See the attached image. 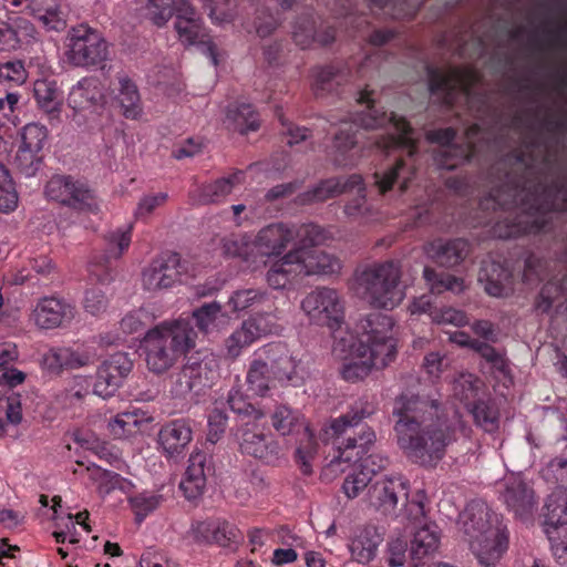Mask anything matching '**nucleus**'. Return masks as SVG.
Returning <instances> with one entry per match:
<instances>
[{
  "mask_svg": "<svg viewBox=\"0 0 567 567\" xmlns=\"http://www.w3.org/2000/svg\"><path fill=\"white\" fill-rule=\"evenodd\" d=\"M539 145L526 146V151L516 154L517 166L526 169L525 176L516 179L506 174V182L493 189L481 202L482 207H499L507 216L498 220L494 235L502 239L514 238L524 234H537L547 229L553 212L567 210V176L549 177L534 176V153Z\"/></svg>",
  "mask_w": 567,
  "mask_h": 567,
  "instance_id": "1",
  "label": "nucleus"
},
{
  "mask_svg": "<svg viewBox=\"0 0 567 567\" xmlns=\"http://www.w3.org/2000/svg\"><path fill=\"white\" fill-rule=\"evenodd\" d=\"M392 414L396 417L393 426L396 443L416 464H435L454 440L453 430L441 414L436 400L403 393L395 398Z\"/></svg>",
  "mask_w": 567,
  "mask_h": 567,
  "instance_id": "2",
  "label": "nucleus"
},
{
  "mask_svg": "<svg viewBox=\"0 0 567 567\" xmlns=\"http://www.w3.org/2000/svg\"><path fill=\"white\" fill-rule=\"evenodd\" d=\"M371 93L363 90L359 93L358 102L365 104L364 111L361 112L355 121L342 122L338 132L333 136L332 150L334 161L339 165L350 164L348 153L358 144L359 127L364 130H377L389 126L390 131L386 134L373 136L374 145L382 150L389 151L391 148H400L406 153L411 159L415 154V132L411 128L410 124L403 118L396 116L394 113L388 115L385 112H379L371 99Z\"/></svg>",
  "mask_w": 567,
  "mask_h": 567,
  "instance_id": "3",
  "label": "nucleus"
},
{
  "mask_svg": "<svg viewBox=\"0 0 567 567\" xmlns=\"http://www.w3.org/2000/svg\"><path fill=\"white\" fill-rule=\"evenodd\" d=\"M318 245H293L279 257H272V264L266 272V280L274 289H285L299 277L331 276L339 274L341 260Z\"/></svg>",
  "mask_w": 567,
  "mask_h": 567,
  "instance_id": "4",
  "label": "nucleus"
},
{
  "mask_svg": "<svg viewBox=\"0 0 567 567\" xmlns=\"http://www.w3.org/2000/svg\"><path fill=\"white\" fill-rule=\"evenodd\" d=\"M196 332L187 320L163 322L147 331L144 352L147 369L163 374L195 346Z\"/></svg>",
  "mask_w": 567,
  "mask_h": 567,
  "instance_id": "5",
  "label": "nucleus"
},
{
  "mask_svg": "<svg viewBox=\"0 0 567 567\" xmlns=\"http://www.w3.org/2000/svg\"><path fill=\"white\" fill-rule=\"evenodd\" d=\"M401 277L399 261L374 262L355 270L353 287L372 307L393 309L404 298V291L400 287Z\"/></svg>",
  "mask_w": 567,
  "mask_h": 567,
  "instance_id": "6",
  "label": "nucleus"
},
{
  "mask_svg": "<svg viewBox=\"0 0 567 567\" xmlns=\"http://www.w3.org/2000/svg\"><path fill=\"white\" fill-rule=\"evenodd\" d=\"M327 239V230L317 224L275 221L257 231L254 237V247L257 256L271 259L286 254L291 244L321 245Z\"/></svg>",
  "mask_w": 567,
  "mask_h": 567,
  "instance_id": "7",
  "label": "nucleus"
},
{
  "mask_svg": "<svg viewBox=\"0 0 567 567\" xmlns=\"http://www.w3.org/2000/svg\"><path fill=\"white\" fill-rule=\"evenodd\" d=\"M270 422L281 436L292 435L303 429V439L296 449L295 461L303 475H311L319 445L302 413L287 404H277L270 413Z\"/></svg>",
  "mask_w": 567,
  "mask_h": 567,
  "instance_id": "8",
  "label": "nucleus"
},
{
  "mask_svg": "<svg viewBox=\"0 0 567 567\" xmlns=\"http://www.w3.org/2000/svg\"><path fill=\"white\" fill-rule=\"evenodd\" d=\"M357 346L362 353L367 350L381 363H390L396 353L394 320L391 316L373 312L361 320Z\"/></svg>",
  "mask_w": 567,
  "mask_h": 567,
  "instance_id": "9",
  "label": "nucleus"
},
{
  "mask_svg": "<svg viewBox=\"0 0 567 567\" xmlns=\"http://www.w3.org/2000/svg\"><path fill=\"white\" fill-rule=\"evenodd\" d=\"M300 308L310 323L337 330L344 320V300L331 287H316L301 300Z\"/></svg>",
  "mask_w": 567,
  "mask_h": 567,
  "instance_id": "10",
  "label": "nucleus"
},
{
  "mask_svg": "<svg viewBox=\"0 0 567 567\" xmlns=\"http://www.w3.org/2000/svg\"><path fill=\"white\" fill-rule=\"evenodd\" d=\"M429 90L445 105H453L460 94L468 99L480 81L478 73L468 66L447 70L427 69Z\"/></svg>",
  "mask_w": 567,
  "mask_h": 567,
  "instance_id": "11",
  "label": "nucleus"
},
{
  "mask_svg": "<svg viewBox=\"0 0 567 567\" xmlns=\"http://www.w3.org/2000/svg\"><path fill=\"white\" fill-rule=\"evenodd\" d=\"M545 532L560 565H567V489L555 488L545 503Z\"/></svg>",
  "mask_w": 567,
  "mask_h": 567,
  "instance_id": "12",
  "label": "nucleus"
},
{
  "mask_svg": "<svg viewBox=\"0 0 567 567\" xmlns=\"http://www.w3.org/2000/svg\"><path fill=\"white\" fill-rule=\"evenodd\" d=\"M68 56L76 66L96 65L106 60L107 43L102 34L87 24L71 28L68 33Z\"/></svg>",
  "mask_w": 567,
  "mask_h": 567,
  "instance_id": "13",
  "label": "nucleus"
},
{
  "mask_svg": "<svg viewBox=\"0 0 567 567\" xmlns=\"http://www.w3.org/2000/svg\"><path fill=\"white\" fill-rule=\"evenodd\" d=\"M186 266L177 252L166 251L155 257L142 271V287L156 293L182 282Z\"/></svg>",
  "mask_w": 567,
  "mask_h": 567,
  "instance_id": "14",
  "label": "nucleus"
},
{
  "mask_svg": "<svg viewBox=\"0 0 567 567\" xmlns=\"http://www.w3.org/2000/svg\"><path fill=\"white\" fill-rule=\"evenodd\" d=\"M175 30L179 41L185 45H198L209 56L214 65L218 64L217 48L207 37L202 20L189 0H178Z\"/></svg>",
  "mask_w": 567,
  "mask_h": 567,
  "instance_id": "15",
  "label": "nucleus"
},
{
  "mask_svg": "<svg viewBox=\"0 0 567 567\" xmlns=\"http://www.w3.org/2000/svg\"><path fill=\"white\" fill-rule=\"evenodd\" d=\"M216 377V361L213 358L203 360L189 358L172 377L171 392L176 398H185L190 392L198 393L210 386Z\"/></svg>",
  "mask_w": 567,
  "mask_h": 567,
  "instance_id": "16",
  "label": "nucleus"
},
{
  "mask_svg": "<svg viewBox=\"0 0 567 567\" xmlns=\"http://www.w3.org/2000/svg\"><path fill=\"white\" fill-rule=\"evenodd\" d=\"M477 125L471 126L466 133V143L461 145L451 143L455 137V131L451 127L430 131L426 135L427 140L441 145L435 157L437 165L451 171L460 164L470 161L474 155L472 137L477 133Z\"/></svg>",
  "mask_w": 567,
  "mask_h": 567,
  "instance_id": "17",
  "label": "nucleus"
},
{
  "mask_svg": "<svg viewBox=\"0 0 567 567\" xmlns=\"http://www.w3.org/2000/svg\"><path fill=\"white\" fill-rule=\"evenodd\" d=\"M235 436L241 453L258 458L267 464L276 463L281 456V447L271 435L258 431L256 421L243 422Z\"/></svg>",
  "mask_w": 567,
  "mask_h": 567,
  "instance_id": "18",
  "label": "nucleus"
},
{
  "mask_svg": "<svg viewBox=\"0 0 567 567\" xmlns=\"http://www.w3.org/2000/svg\"><path fill=\"white\" fill-rule=\"evenodd\" d=\"M409 482L402 476H383L375 480L368 489L369 505L384 515L393 514L398 505L406 504Z\"/></svg>",
  "mask_w": 567,
  "mask_h": 567,
  "instance_id": "19",
  "label": "nucleus"
},
{
  "mask_svg": "<svg viewBox=\"0 0 567 567\" xmlns=\"http://www.w3.org/2000/svg\"><path fill=\"white\" fill-rule=\"evenodd\" d=\"M499 498L516 518L526 520L537 505L535 492L520 475H508L499 485Z\"/></svg>",
  "mask_w": 567,
  "mask_h": 567,
  "instance_id": "20",
  "label": "nucleus"
},
{
  "mask_svg": "<svg viewBox=\"0 0 567 567\" xmlns=\"http://www.w3.org/2000/svg\"><path fill=\"white\" fill-rule=\"evenodd\" d=\"M75 316L73 303L56 296H45L37 301L31 318L38 328L52 330L69 326Z\"/></svg>",
  "mask_w": 567,
  "mask_h": 567,
  "instance_id": "21",
  "label": "nucleus"
},
{
  "mask_svg": "<svg viewBox=\"0 0 567 567\" xmlns=\"http://www.w3.org/2000/svg\"><path fill=\"white\" fill-rule=\"evenodd\" d=\"M343 348L344 342L340 340L333 347V354L341 360L339 373L347 382H359L367 378L373 368L382 369L389 364L381 363L382 360L374 359L372 353H369L367 350L362 353L360 347L355 343L350 346L349 352L344 355L341 354L344 352Z\"/></svg>",
  "mask_w": 567,
  "mask_h": 567,
  "instance_id": "22",
  "label": "nucleus"
},
{
  "mask_svg": "<svg viewBox=\"0 0 567 567\" xmlns=\"http://www.w3.org/2000/svg\"><path fill=\"white\" fill-rule=\"evenodd\" d=\"M44 195L48 199L73 208L90 206L92 193L81 181L69 175H54L45 184Z\"/></svg>",
  "mask_w": 567,
  "mask_h": 567,
  "instance_id": "23",
  "label": "nucleus"
},
{
  "mask_svg": "<svg viewBox=\"0 0 567 567\" xmlns=\"http://www.w3.org/2000/svg\"><path fill=\"white\" fill-rule=\"evenodd\" d=\"M133 362L124 352H116L97 369L93 385L94 394L106 399L115 394L124 379L130 374Z\"/></svg>",
  "mask_w": 567,
  "mask_h": 567,
  "instance_id": "24",
  "label": "nucleus"
},
{
  "mask_svg": "<svg viewBox=\"0 0 567 567\" xmlns=\"http://www.w3.org/2000/svg\"><path fill=\"white\" fill-rule=\"evenodd\" d=\"M22 144L17 153V162L25 175H33L39 165V152L43 148L48 130L39 123H29L22 130Z\"/></svg>",
  "mask_w": 567,
  "mask_h": 567,
  "instance_id": "25",
  "label": "nucleus"
},
{
  "mask_svg": "<svg viewBox=\"0 0 567 567\" xmlns=\"http://www.w3.org/2000/svg\"><path fill=\"white\" fill-rule=\"evenodd\" d=\"M260 353H266L271 365L274 379L292 384L301 382L300 361L289 352L286 344L281 342L265 344L260 348Z\"/></svg>",
  "mask_w": 567,
  "mask_h": 567,
  "instance_id": "26",
  "label": "nucleus"
},
{
  "mask_svg": "<svg viewBox=\"0 0 567 567\" xmlns=\"http://www.w3.org/2000/svg\"><path fill=\"white\" fill-rule=\"evenodd\" d=\"M353 188L362 189V177L358 174L348 177L323 179L312 188L299 194L297 203L300 205L322 203L340 194L350 193Z\"/></svg>",
  "mask_w": 567,
  "mask_h": 567,
  "instance_id": "27",
  "label": "nucleus"
},
{
  "mask_svg": "<svg viewBox=\"0 0 567 567\" xmlns=\"http://www.w3.org/2000/svg\"><path fill=\"white\" fill-rule=\"evenodd\" d=\"M132 240V225L126 229L118 228L116 230L107 231L104 235L105 256L103 261H92L90 264V276L100 282L110 280L109 268L106 264L111 259H118L125 250L128 249Z\"/></svg>",
  "mask_w": 567,
  "mask_h": 567,
  "instance_id": "28",
  "label": "nucleus"
},
{
  "mask_svg": "<svg viewBox=\"0 0 567 567\" xmlns=\"http://www.w3.org/2000/svg\"><path fill=\"white\" fill-rule=\"evenodd\" d=\"M377 440L374 431L364 426L358 436H349L338 445V455L334 456L322 472L323 477H328L329 473L342 471L339 468L341 462H350L353 456L359 460H364L363 456L369 452V449Z\"/></svg>",
  "mask_w": 567,
  "mask_h": 567,
  "instance_id": "29",
  "label": "nucleus"
},
{
  "mask_svg": "<svg viewBox=\"0 0 567 567\" xmlns=\"http://www.w3.org/2000/svg\"><path fill=\"white\" fill-rule=\"evenodd\" d=\"M424 252L434 262L442 267H455L470 254V244L462 238H437L424 246Z\"/></svg>",
  "mask_w": 567,
  "mask_h": 567,
  "instance_id": "30",
  "label": "nucleus"
},
{
  "mask_svg": "<svg viewBox=\"0 0 567 567\" xmlns=\"http://www.w3.org/2000/svg\"><path fill=\"white\" fill-rule=\"evenodd\" d=\"M460 525L468 544L497 527L492 525L489 509L483 502L470 503L460 515Z\"/></svg>",
  "mask_w": 567,
  "mask_h": 567,
  "instance_id": "31",
  "label": "nucleus"
},
{
  "mask_svg": "<svg viewBox=\"0 0 567 567\" xmlns=\"http://www.w3.org/2000/svg\"><path fill=\"white\" fill-rule=\"evenodd\" d=\"M471 550L483 566L495 565L508 547V533L505 527L489 530L481 539L470 543Z\"/></svg>",
  "mask_w": 567,
  "mask_h": 567,
  "instance_id": "32",
  "label": "nucleus"
},
{
  "mask_svg": "<svg viewBox=\"0 0 567 567\" xmlns=\"http://www.w3.org/2000/svg\"><path fill=\"white\" fill-rule=\"evenodd\" d=\"M193 440V430L188 420H173L158 432V443L171 457L181 455Z\"/></svg>",
  "mask_w": 567,
  "mask_h": 567,
  "instance_id": "33",
  "label": "nucleus"
},
{
  "mask_svg": "<svg viewBox=\"0 0 567 567\" xmlns=\"http://www.w3.org/2000/svg\"><path fill=\"white\" fill-rule=\"evenodd\" d=\"M388 463V460L380 455H369L362 460L359 468L348 474L342 484V491L346 496L353 499L372 484L373 475Z\"/></svg>",
  "mask_w": 567,
  "mask_h": 567,
  "instance_id": "34",
  "label": "nucleus"
},
{
  "mask_svg": "<svg viewBox=\"0 0 567 567\" xmlns=\"http://www.w3.org/2000/svg\"><path fill=\"white\" fill-rule=\"evenodd\" d=\"M65 0H25V11L49 31H62L66 27L63 10Z\"/></svg>",
  "mask_w": 567,
  "mask_h": 567,
  "instance_id": "35",
  "label": "nucleus"
},
{
  "mask_svg": "<svg viewBox=\"0 0 567 567\" xmlns=\"http://www.w3.org/2000/svg\"><path fill=\"white\" fill-rule=\"evenodd\" d=\"M103 87L99 79L90 76L80 80L70 91L68 104L76 112L86 111L103 102Z\"/></svg>",
  "mask_w": 567,
  "mask_h": 567,
  "instance_id": "36",
  "label": "nucleus"
},
{
  "mask_svg": "<svg viewBox=\"0 0 567 567\" xmlns=\"http://www.w3.org/2000/svg\"><path fill=\"white\" fill-rule=\"evenodd\" d=\"M383 537L373 525L359 528L349 544L351 558L359 564H368L377 556Z\"/></svg>",
  "mask_w": 567,
  "mask_h": 567,
  "instance_id": "37",
  "label": "nucleus"
},
{
  "mask_svg": "<svg viewBox=\"0 0 567 567\" xmlns=\"http://www.w3.org/2000/svg\"><path fill=\"white\" fill-rule=\"evenodd\" d=\"M245 182V173L236 171L227 177L203 184L195 193L194 200L197 204H215L224 200L233 189Z\"/></svg>",
  "mask_w": 567,
  "mask_h": 567,
  "instance_id": "38",
  "label": "nucleus"
},
{
  "mask_svg": "<svg viewBox=\"0 0 567 567\" xmlns=\"http://www.w3.org/2000/svg\"><path fill=\"white\" fill-rule=\"evenodd\" d=\"M269 360L266 353H260V348L256 350L249 361L246 384L248 391L258 396H265L271 389L272 372L269 369Z\"/></svg>",
  "mask_w": 567,
  "mask_h": 567,
  "instance_id": "39",
  "label": "nucleus"
},
{
  "mask_svg": "<svg viewBox=\"0 0 567 567\" xmlns=\"http://www.w3.org/2000/svg\"><path fill=\"white\" fill-rule=\"evenodd\" d=\"M378 409L377 402L373 398L362 396L352 403L350 410L332 420L330 430L334 435L343 434L347 429L358 425L364 419L370 417Z\"/></svg>",
  "mask_w": 567,
  "mask_h": 567,
  "instance_id": "40",
  "label": "nucleus"
},
{
  "mask_svg": "<svg viewBox=\"0 0 567 567\" xmlns=\"http://www.w3.org/2000/svg\"><path fill=\"white\" fill-rule=\"evenodd\" d=\"M34 97L51 124L60 122L62 96L55 81L38 80L34 83Z\"/></svg>",
  "mask_w": 567,
  "mask_h": 567,
  "instance_id": "41",
  "label": "nucleus"
},
{
  "mask_svg": "<svg viewBox=\"0 0 567 567\" xmlns=\"http://www.w3.org/2000/svg\"><path fill=\"white\" fill-rule=\"evenodd\" d=\"M292 37L297 45L301 49H307L315 42L321 45L332 43L336 38V31L332 28H327L321 32H317L313 18L306 16L296 21Z\"/></svg>",
  "mask_w": 567,
  "mask_h": 567,
  "instance_id": "42",
  "label": "nucleus"
},
{
  "mask_svg": "<svg viewBox=\"0 0 567 567\" xmlns=\"http://www.w3.org/2000/svg\"><path fill=\"white\" fill-rule=\"evenodd\" d=\"M441 544V534L436 524L429 523L419 527L411 540V555L415 560L434 555Z\"/></svg>",
  "mask_w": 567,
  "mask_h": 567,
  "instance_id": "43",
  "label": "nucleus"
},
{
  "mask_svg": "<svg viewBox=\"0 0 567 567\" xmlns=\"http://www.w3.org/2000/svg\"><path fill=\"white\" fill-rule=\"evenodd\" d=\"M312 90L316 95L322 96L333 92L337 86L347 82L350 78L348 69H340L334 65L318 66L312 70Z\"/></svg>",
  "mask_w": 567,
  "mask_h": 567,
  "instance_id": "44",
  "label": "nucleus"
},
{
  "mask_svg": "<svg viewBox=\"0 0 567 567\" xmlns=\"http://www.w3.org/2000/svg\"><path fill=\"white\" fill-rule=\"evenodd\" d=\"M478 279L485 284V291L493 297L506 295L511 274L501 264L495 261L484 262Z\"/></svg>",
  "mask_w": 567,
  "mask_h": 567,
  "instance_id": "45",
  "label": "nucleus"
},
{
  "mask_svg": "<svg viewBox=\"0 0 567 567\" xmlns=\"http://www.w3.org/2000/svg\"><path fill=\"white\" fill-rule=\"evenodd\" d=\"M353 190H357V196L349 199L343 207L347 218L361 225L378 220L379 210L367 199L364 183L362 182V189L353 188Z\"/></svg>",
  "mask_w": 567,
  "mask_h": 567,
  "instance_id": "46",
  "label": "nucleus"
},
{
  "mask_svg": "<svg viewBox=\"0 0 567 567\" xmlns=\"http://www.w3.org/2000/svg\"><path fill=\"white\" fill-rule=\"evenodd\" d=\"M413 175V164L408 163L403 157H400L392 167L381 173L377 172L374 174V178L380 192L385 193L392 188L395 182H400V188L404 190Z\"/></svg>",
  "mask_w": 567,
  "mask_h": 567,
  "instance_id": "47",
  "label": "nucleus"
},
{
  "mask_svg": "<svg viewBox=\"0 0 567 567\" xmlns=\"http://www.w3.org/2000/svg\"><path fill=\"white\" fill-rule=\"evenodd\" d=\"M483 386V381L476 375L461 372L452 381V395L467 409L480 398Z\"/></svg>",
  "mask_w": 567,
  "mask_h": 567,
  "instance_id": "48",
  "label": "nucleus"
},
{
  "mask_svg": "<svg viewBox=\"0 0 567 567\" xmlns=\"http://www.w3.org/2000/svg\"><path fill=\"white\" fill-rule=\"evenodd\" d=\"M117 101L126 118L135 120L142 114L141 96L136 84L125 74L120 75Z\"/></svg>",
  "mask_w": 567,
  "mask_h": 567,
  "instance_id": "49",
  "label": "nucleus"
},
{
  "mask_svg": "<svg viewBox=\"0 0 567 567\" xmlns=\"http://www.w3.org/2000/svg\"><path fill=\"white\" fill-rule=\"evenodd\" d=\"M266 303L274 306V298L267 290L260 288L238 289L234 291L228 299V305L233 312L255 309Z\"/></svg>",
  "mask_w": 567,
  "mask_h": 567,
  "instance_id": "50",
  "label": "nucleus"
},
{
  "mask_svg": "<svg viewBox=\"0 0 567 567\" xmlns=\"http://www.w3.org/2000/svg\"><path fill=\"white\" fill-rule=\"evenodd\" d=\"M229 127L240 134L255 132L259 128V117L250 104H231L226 115Z\"/></svg>",
  "mask_w": 567,
  "mask_h": 567,
  "instance_id": "51",
  "label": "nucleus"
},
{
  "mask_svg": "<svg viewBox=\"0 0 567 567\" xmlns=\"http://www.w3.org/2000/svg\"><path fill=\"white\" fill-rule=\"evenodd\" d=\"M244 321L257 340L268 336L279 334L282 331L277 308L269 311L257 312Z\"/></svg>",
  "mask_w": 567,
  "mask_h": 567,
  "instance_id": "52",
  "label": "nucleus"
},
{
  "mask_svg": "<svg viewBox=\"0 0 567 567\" xmlns=\"http://www.w3.org/2000/svg\"><path fill=\"white\" fill-rule=\"evenodd\" d=\"M221 254L228 258H239L250 261L256 255L254 239L247 234H231L220 240Z\"/></svg>",
  "mask_w": 567,
  "mask_h": 567,
  "instance_id": "53",
  "label": "nucleus"
},
{
  "mask_svg": "<svg viewBox=\"0 0 567 567\" xmlns=\"http://www.w3.org/2000/svg\"><path fill=\"white\" fill-rule=\"evenodd\" d=\"M423 277L432 293L440 295L444 291L461 293L465 289L464 280L462 278L450 274L437 272L430 267L424 268Z\"/></svg>",
  "mask_w": 567,
  "mask_h": 567,
  "instance_id": "54",
  "label": "nucleus"
},
{
  "mask_svg": "<svg viewBox=\"0 0 567 567\" xmlns=\"http://www.w3.org/2000/svg\"><path fill=\"white\" fill-rule=\"evenodd\" d=\"M258 341L247 327L245 321L240 323L226 339L224 342L226 355L233 360L241 355L243 351L250 347L252 343Z\"/></svg>",
  "mask_w": 567,
  "mask_h": 567,
  "instance_id": "55",
  "label": "nucleus"
},
{
  "mask_svg": "<svg viewBox=\"0 0 567 567\" xmlns=\"http://www.w3.org/2000/svg\"><path fill=\"white\" fill-rule=\"evenodd\" d=\"M477 426L486 432H493L498 425V412L488 402L480 398L467 408Z\"/></svg>",
  "mask_w": 567,
  "mask_h": 567,
  "instance_id": "56",
  "label": "nucleus"
},
{
  "mask_svg": "<svg viewBox=\"0 0 567 567\" xmlns=\"http://www.w3.org/2000/svg\"><path fill=\"white\" fill-rule=\"evenodd\" d=\"M394 19H411L425 0H371Z\"/></svg>",
  "mask_w": 567,
  "mask_h": 567,
  "instance_id": "57",
  "label": "nucleus"
},
{
  "mask_svg": "<svg viewBox=\"0 0 567 567\" xmlns=\"http://www.w3.org/2000/svg\"><path fill=\"white\" fill-rule=\"evenodd\" d=\"M18 206V193L9 171L0 163V212L10 213Z\"/></svg>",
  "mask_w": 567,
  "mask_h": 567,
  "instance_id": "58",
  "label": "nucleus"
},
{
  "mask_svg": "<svg viewBox=\"0 0 567 567\" xmlns=\"http://www.w3.org/2000/svg\"><path fill=\"white\" fill-rule=\"evenodd\" d=\"M220 316L221 306L216 301L204 303L193 312L196 327L204 333L212 332L217 327Z\"/></svg>",
  "mask_w": 567,
  "mask_h": 567,
  "instance_id": "59",
  "label": "nucleus"
},
{
  "mask_svg": "<svg viewBox=\"0 0 567 567\" xmlns=\"http://www.w3.org/2000/svg\"><path fill=\"white\" fill-rule=\"evenodd\" d=\"M230 410L244 417H251L254 421L261 420L265 414L261 410L250 404L239 388H233L227 398Z\"/></svg>",
  "mask_w": 567,
  "mask_h": 567,
  "instance_id": "60",
  "label": "nucleus"
},
{
  "mask_svg": "<svg viewBox=\"0 0 567 567\" xmlns=\"http://www.w3.org/2000/svg\"><path fill=\"white\" fill-rule=\"evenodd\" d=\"M28 79V72L21 60L0 63V84L8 86L22 85Z\"/></svg>",
  "mask_w": 567,
  "mask_h": 567,
  "instance_id": "61",
  "label": "nucleus"
},
{
  "mask_svg": "<svg viewBox=\"0 0 567 567\" xmlns=\"http://www.w3.org/2000/svg\"><path fill=\"white\" fill-rule=\"evenodd\" d=\"M178 0H147V14L158 27L164 25L174 13L177 14Z\"/></svg>",
  "mask_w": 567,
  "mask_h": 567,
  "instance_id": "62",
  "label": "nucleus"
},
{
  "mask_svg": "<svg viewBox=\"0 0 567 567\" xmlns=\"http://www.w3.org/2000/svg\"><path fill=\"white\" fill-rule=\"evenodd\" d=\"M162 501V496L142 493L130 498V504L135 513L137 523L143 519L153 511H155Z\"/></svg>",
  "mask_w": 567,
  "mask_h": 567,
  "instance_id": "63",
  "label": "nucleus"
},
{
  "mask_svg": "<svg viewBox=\"0 0 567 567\" xmlns=\"http://www.w3.org/2000/svg\"><path fill=\"white\" fill-rule=\"evenodd\" d=\"M91 385L89 378L74 377L64 391L65 403L70 405L80 404L90 394Z\"/></svg>",
  "mask_w": 567,
  "mask_h": 567,
  "instance_id": "64",
  "label": "nucleus"
}]
</instances>
